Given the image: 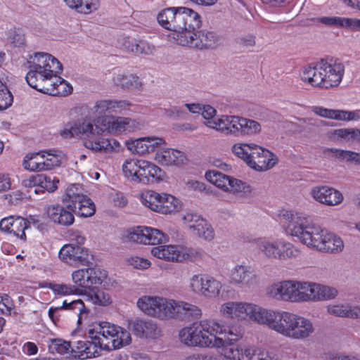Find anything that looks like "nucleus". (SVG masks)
Listing matches in <instances>:
<instances>
[{
	"label": "nucleus",
	"mask_w": 360,
	"mask_h": 360,
	"mask_svg": "<svg viewBox=\"0 0 360 360\" xmlns=\"http://www.w3.org/2000/svg\"><path fill=\"white\" fill-rule=\"evenodd\" d=\"M282 219L286 233L298 238L307 247L331 253L340 252L344 248L343 241L339 236L312 224L309 218L302 213L285 211Z\"/></svg>",
	"instance_id": "obj_1"
},
{
	"label": "nucleus",
	"mask_w": 360,
	"mask_h": 360,
	"mask_svg": "<svg viewBox=\"0 0 360 360\" xmlns=\"http://www.w3.org/2000/svg\"><path fill=\"white\" fill-rule=\"evenodd\" d=\"M64 205H52L47 208V214L54 223L62 226H70L75 221L74 213L81 217H89L96 212L92 200L83 193V188L79 184L68 186L63 196Z\"/></svg>",
	"instance_id": "obj_2"
},
{
	"label": "nucleus",
	"mask_w": 360,
	"mask_h": 360,
	"mask_svg": "<svg viewBox=\"0 0 360 360\" xmlns=\"http://www.w3.org/2000/svg\"><path fill=\"white\" fill-rule=\"evenodd\" d=\"M188 347L215 348L228 360H281L274 353L254 346L240 347L234 339H181Z\"/></svg>",
	"instance_id": "obj_3"
},
{
	"label": "nucleus",
	"mask_w": 360,
	"mask_h": 360,
	"mask_svg": "<svg viewBox=\"0 0 360 360\" xmlns=\"http://www.w3.org/2000/svg\"><path fill=\"white\" fill-rule=\"evenodd\" d=\"M345 65L338 59H321L304 67L300 72L302 82L314 87L329 89L342 82Z\"/></svg>",
	"instance_id": "obj_4"
},
{
	"label": "nucleus",
	"mask_w": 360,
	"mask_h": 360,
	"mask_svg": "<svg viewBox=\"0 0 360 360\" xmlns=\"http://www.w3.org/2000/svg\"><path fill=\"white\" fill-rule=\"evenodd\" d=\"M160 26L177 33L176 40L185 32L199 29L200 15L191 8L184 6L169 7L160 11L157 15Z\"/></svg>",
	"instance_id": "obj_5"
},
{
	"label": "nucleus",
	"mask_w": 360,
	"mask_h": 360,
	"mask_svg": "<svg viewBox=\"0 0 360 360\" xmlns=\"http://www.w3.org/2000/svg\"><path fill=\"white\" fill-rule=\"evenodd\" d=\"M243 328L238 324L225 325L214 319L195 321L179 331V338H217L218 335L243 338Z\"/></svg>",
	"instance_id": "obj_6"
},
{
	"label": "nucleus",
	"mask_w": 360,
	"mask_h": 360,
	"mask_svg": "<svg viewBox=\"0 0 360 360\" xmlns=\"http://www.w3.org/2000/svg\"><path fill=\"white\" fill-rule=\"evenodd\" d=\"M255 244L258 252L270 259L286 261L301 254L297 247L284 238H259L255 240Z\"/></svg>",
	"instance_id": "obj_7"
},
{
	"label": "nucleus",
	"mask_w": 360,
	"mask_h": 360,
	"mask_svg": "<svg viewBox=\"0 0 360 360\" xmlns=\"http://www.w3.org/2000/svg\"><path fill=\"white\" fill-rule=\"evenodd\" d=\"M296 314L287 311L264 308L262 307L257 323L287 338L293 333Z\"/></svg>",
	"instance_id": "obj_8"
},
{
	"label": "nucleus",
	"mask_w": 360,
	"mask_h": 360,
	"mask_svg": "<svg viewBox=\"0 0 360 360\" xmlns=\"http://www.w3.org/2000/svg\"><path fill=\"white\" fill-rule=\"evenodd\" d=\"M208 127L226 135L235 136L250 135L261 129L259 122L255 120L232 115H222L217 118V122H208Z\"/></svg>",
	"instance_id": "obj_9"
},
{
	"label": "nucleus",
	"mask_w": 360,
	"mask_h": 360,
	"mask_svg": "<svg viewBox=\"0 0 360 360\" xmlns=\"http://www.w3.org/2000/svg\"><path fill=\"white\" fill-rule=\"evenodd\" d=\"M140 199L144 206L165 214L176 212L181 207L179 200L167 193L147 191L141 195Z\"/></svg>",
	"instance_id": "obj_10"
},
{
	"label": "nucleus",
	"mask_w": 360,
	"mask_h": 360,
	"mask_svg": "<svg viewBox=\"0 0 360 360\" xmlns=\"http://www.w3.org/2000/svg\"><path fill=\"white\" fill-rule=\"evenodd\" d=\"M188 287L193 293L211 300L220 296L223 284L210 274H197L190 278Z\"/></svg>",
	"instance_id": "obj_11"
},
{
	"label": "nucleus",
	"mask_w": 360,
	"mask_h": 360,
	"mask_svg": "<svg viewBox=\"0 0 360 360\" xmlns=\"http://www.w3.org/2000/svg\"><path fill=\"white\" fill-rule=\"evenodd\" d=\"M30 71L26 75L27 82L36 83L37 75L45 73V72H61L63 70L62 64L60 61L51 54L39 52L31 56L29 60Z\"/></svg>",
	"instance_id": "obj_12"
},
{
	"label": "nucleus",
	"mask_w": 360,
	"mask_h": 360,
	"mask_svg": "<svg viewBox=\"0 0 360 360\" xmlns=\"http://www.w3.org/2000/svg\"><path fill=\"white\" fill-rule=\"evenodd\" d=\"M30 71L26 75L27 82L36 83L37 75L45 73V72H61L63 70L62 64L60 61L51 54L39 52L31 56L29 60Z\"/></svg>",
	"instance_id": "obj_13"
},
{
	"label": "nucleus",
	"mask_w": 360,
	"mask_h": 360,
	"mask_svg": "<svg viewBox=\"0 0 360 360\" xmlns=\"http://www.w3.org/2000/svg\"><path fill=\"white\" fill-rule=\"evenodd\" d=\"M261 308V306L250 302H228L221 306L220 312L227 318L241 319L248 318L257 323Z\"/></svg>",
	"instance_id": "obj_14"
},
{
	"label": "nucleus",
	"mask_w": 360,
	"mask_h": 360,
	"mask_svg": "<svg viewBox=\"0 0 360 360\" xmlns=\"http://www.w3.org/2000/svg\"><path fill=\"white\" fill-rule=\"evenodd\" d=\"M219 40V37L214 32L195 30L181 34L177 39V44L183 46L204 49L217 46Z\"/></svg>",
	"instance_id": "obj_15"
},
{
	"label": "nucleus",
	"mask_w": 360,
	"mask_h": 360,
	"mask_svg": "<svg viewBox=\"0 0 360 360\" xmlns=\"http://www.w3.org/2000/svg\"><path fill=\"white\" fill-rule=\"evenodd\" d=\"M228 276L231 285L240 288H253L259 283L257 270L250 265H235L229 270Z\"/></svg>",
	"instance_id": "obj_16"
},
{
	"label": "nucleus",
	"mask_w": 360,
	"mask_h": 360,
	"mask_svg": "<svg viewBox=\"0 0 360 360\" xmlns=\"http://www.w3.org/2000/svg\"><path fill=\"white\" fill-rule=\"evenodd\" d=\"M107 277L106 271L100 268L89 267L74 271L72 279L75 286L81 290L80 293L90 288L93 285L101 284Z\"/></svg>",
	"instance_id": "obj_17"
},
{
	"label": "nucleus",
	"mask_w": 360,
	"mask_h": 360,
	"mask_svg": "<svg viewBox=\"0 0 360 360\" xmlns=\"http://www.w3.org/2000/svg\"><path fill=\"white\" fill-rule=\"evenodd\" d=\"M127 237L132 242L144 245L160 244L166 240V236L162 231L141 226L129 230Z\"/></svg>",
	"instance_id": "obj_18"
},
{
	"label": "nucleus",
	"mask_w": 360,
	"mask_h": 360,
	"mask_svg": "<svg viewBox=\"0 0 360 360\" xmlns=\"http://www.w3.org/2000/svg\"><path fill=\"white\" fill-rule=\"evenodd\" d=\"M151 254L161 259L182 262L190 258L193 250L174 245H158L151 249Z\"/></svg>",
	"instance_id": "obj_19"
},
{
	"label": "nucleus",
	"mask_w": 360,
	"mask_h": 360,
	"mask_svg": "<svg viewBox=\"0 0 360 360\" xmlns=\"http://www.w3.org/2000/svg\"><path fill=\"white\" fill-rule=\"evenodd\" d=\"M268 294L277 300L297 302V281L289 280L276 283L269 288Z\"/></svg>",
	"instance_id": "obj_20"
},
{
	"label": "nucleus",
	"mask_w": 360,
	"mask_h": 360,
	"mask_svg": "<svg viewBox=\"0 0 360 360\" xmlns=\"http://www.w3.org/2000/svg\"><path fill=\"white\" fill-rule=\"evenodd\" d=\"M84 146L94 153H109L118 150L120 144L113 138H107L99 134L89 135L84 139Z\"/></svg>",
	"instance_id": "obj_21"
},
{
	"label": "nucleus",
	"mask_w": 360,
	"mask_h": 360,
	"mask_svg": "<svg viewBox=\"0 0 360 360\" xmlns=\"http://www.w3.org/2000/svg\"><path fill=\"white\" fill-rule=\"evenodd\" d=\"M89 338H131L129 333L124 328L107 321L92 324L88 329Z\"/></svg>",
	"instance_id": "obj_22"
},
{
	"label": "nucleus",
	"mask_w": 360,
	"mask_h": 360,
	"mask_svg": "<svg viewBox=\"0 0 360 360\" xmlns=\"http://www.w3.org/2000/svg\"><path fill=\"white\" fill-rule=\"evenodd\" d=\"M59 257L70 265H85L89 262L87 249L73 244L64 245L59 252Z\"/></svg>",
	"instance_id": "obj_23"
},
{
	"label": "nucleus",
	"mask_w": 360,
	"mask_h": 360,
	"mask_svg": "<svg viewBox=\"0 0 360 360\" xmlns=\"http://www.w3.org/2000/svg\"><path fill=\"white\" fill-rule=\"evenodd\" d=\"M311 195L317 202L328 206L338 205L343 200L342 194L339 191L327 186L314 187Z\"/></svg>",
	"instance_id": "obj_24"
},
{
	"label": "nucleus",
	"mask_w": 360,
	"mask_h": 360,
	"mask_svg": "<svg viewBox=\"0 0 360 360\" xmlns=\"http://www.w3.org/2000/svg\"><path fill=\"white\" fill-rule=\"evenodd\" d=\"M98 342H91V340H77L74 343L70 356L63 359V360H84L95 357L99 354V349L101 347L98 346Z\"/></svg>",
	"instance_id": "obj_25"
},
{
	"label": "nucleus",
	"mask_w": 360,
	"mask_h": 360,
	"mask_svg": "<svg viewBox=\"0 0 360 360\" xmlns=\"http://www.w3.org/2000/svg\"><path fill=\"white\" fill-rule=\"evenodd\" d=\"M101 124L103 131L111 134H121L124 131H130L134 129V121L128 117H102Z\"/></svg>",
	"instance_id": "obj_26"
},
{
	"label": "nucleus",
	"mask_w": 360,
	"mask_h": 360,
	"mask_svg": "<svg viewBox=\"0 0 360 360\" xmlns=\"http://www.w3.org/2000/svg\"><path fill=\"white\" fill-rule=\"evenodd\" d=\"M174 303L172 304L174 309H172L171 319H199L202 316V310L196 305L175 300Z\"/></svg>",
	"instance_id": "obj_27"
},
{
	"label": "nucleus",
	"mask_w": 360,
	"mask_h": 360,
	"mask_svg": "<svg viewBox=\"0 0 360 360\" xmlns=\"http://www.w3.org/2000/svg\"><path fill=\"white\" fill-rule=\"evenodd\" d=\"M313 112L320 117L340 121H357L360 119V110L348 111L316 106Z\"/></svg>",
	"instance_id": "obj_28"
},
{
	"label": "nucleus",
	"mask_w": 360,
	"mask_h": 360,
	"mask_svg": "<svg viewBox=\"0 0 360 360\" xmlns=\"http://www.w3.org/2000/svg\"><path fill=\"white\" fill-rule=\"evenodd\" d=\"M60 72H50L37 75L36 77V83L27 82L28 85L44 94L54 95V91L57 84L56 78L58 77V74Z\"/></svg>",
	"instance_id": "obj_29"
},
{
	"label": "nucleus",
	"mask_w": 360,
	"mask_h": 360,
	"mask_svg": "<svg viewBox=\"0 0 360 360\" xmlns=\"http://www.w3.org/2000/svg\"><path fill=\"white\" fill-rule=\"evenodd\" d=\"M139 183L144 184L157 183L162 180L165 172L154 163L142 160Z\"/></svg>",
	"instance_id": "obj_30"
},
{
	"label": "nucleus",
	"mask_w": 360,
	"mask_h": 360,
	"mask_svg": "<svg viewBox=\"0 0 360 360\" xmlns=\"http://www.w3.org/2000/svg\"><path fill=\"white\" fill-rule=\"evenodd\" d=\"M155 160L162 165H180L186 160L184 153L173 148L157 149Z\"/></svg>",
	"instance_id": "obj_31"
},
{
	"label": "nucleus",
	"mask_w": 360,
	"mask_h": 360,
	"mask_svg": "<svg viewBox=\"0 0 360 360\" xmlns=\"http://www.w3.org/2000/svg\"><path fill=\"white\" fill-rule=\"evenodd\" d=\"M129 328L140 338H155L159 333L157 324L151 320L136 319L129 322Z\"/></svg>",
	"instance_id": "obj_32"
},
{
	"label": "nucleus",
	"mask_w": 360,
	"mask_h": 360,
	"mask_svg": "<svg viewBox=\"0 0 360 360\" xmlns=\"http://www.w3.org/2000/svg\"><path fill=\"white\" fill-rule=\"evenodd\" d=\"M165 144L163 139L157 136H145L134 142V151L139 154L149 153Z\"/></svg>",
	"instance_id": "obj_33"
},
{
	"label": "nucleus",
	"mask_w": 360,
	"mask_h": 360,
	"mask_svg": "<svg viewBox=\"0 0 360 360\" xmlns=\"http://www.w3.org/2000/svg\"><path fill=\"white\" fill-rule=\"evenodd\" d=\"M330 139L349 144L360 143V129L357 128H342L330 131Z\"/></svg>",
	"instance_id": "obj_34"
},
{
	"label": "nucleus",
	"mask_w": 360,
	"mask_h": 360,
	"mask_svg": "<svg viewBox=\"0 0 360 360\" xmlns=\"http://www.w3.org/2000/svg\"><path fill=\"white\" fill-rule=\"evenodd\" d=\"M113 82L123 89L140 91L142 88L141 81L133 74L118 73L113 77Z\"/></svg>",
	"instance_id": "obj_35"
},
{
	"label": "nucleus",
	"mask_w": 360,
	"mask_h": 360,
	"mask_svg": "<svg viewBox=\"0 0 360 360\" xmlns=\"http://www.w3.org/2000/svg\"><path fill=\"white\" fill-rule=\"evenodd\" d=\"M157 301L158 303L155 304L153 317L161 320L171 319L172 309H174L172 304H175L174 300L157 296Z\"/></svg>",
	"instance_id": "obj_36"
},
{
	"label": "nucleus",
	"mask_w": 360,
	"mask_h": 360,
	"mask_svg": "<svg viewBox=\"0 0 360 360\" xmlns=\"http://www.w3.org/2000/svg\"><path fill=\"white\" fill-rule=\"evenodd\" d=\"M327 311L335 316L353 319L360 317V307H352L349 304H330L327 307Z\"/></svg>",
	"instance_id": "obj_37"
},
{
	"label": "nucleus",
	"mask_w": 360,
	"mask_h": 360,
	"mask_svg": "<svg viewBox=\"0 0 360 360\" xmlns=\"http://www.w3.org/2000/svg\"><path fill=\"white\" fill-rule=\"evenodd\" d=\"M61 309L77 310L79 314H81L84 311V304L81 300H75L70 302H68V300H65L61 307H50L48 314L54 323H56V322L59 321V311Z\"/></svg>",
	"instance_id": "obj_38"
},
{
	"label": "nucleus",
	"mask_w": 360,
	"mask_h": 360,
	"mask_svg": "<svg viewBox=\"0 0 360 360\" xmlns=\"http://www.w3.org/2000/svg\"><path fill=\"white\" fill-rule=\"evenodd\" d=\"M295 326L290 338H309L314 332L312 322L303 316L297 315Z\"/></svg>",
	"instance_id": "obj_39"
},
{
	"label": "nucleus",
	"mask_w": 360,
	"mask_h": 360,
	"mask_svg": "<svg viewBox=\"0 0 360 360\" xmlns=\"http://www.w3.org/2000/svg\"><path fill=\"white\" fill-rule=\"evenodd\" d=\"M65 4L77 13L89 14L97 10L99 6L98 0H63Z\"/></svg>",
	"instance_id": "obj_40"
},
{
	"label": "nucleus",
	"mask_w": 360,
	"mask_h": 360,
	"mask_svg": "<svg viewBox=\"0 0 360 360\" xmlns=\"http://www.w3.org/2000/svg\"><path fill=\"white\" fill-rule=\"evenodd\" d=\"M316 283L297 281V302L315 301Z\"/></svg>",
	"instance_id": "obj_41"
},
{
	"label": "nucleus",
	"mask_w": 360,
	"mask_h": 360,
	"mask_svg": "<svg viewBox=\"0 0 360 360\" xmlns=\"http://www.w3.org/2000/svg\"><path fill=\"white\" fill-rule=\"evenodd\" d=\"M276 162L275 155L266 149L257 160L250 163V167L257 171H265L273 167Z\"/></svg>",
	"instance_id": "obj_42"
},
{
	"label": "nucleus",
	"mask_w": 360,
	"mask_h": 360,
	"mask_svg": "<svg viewBox=\"0 0 360 360\" xmlns=\"http://www.w3.org/2000/svg\"><path fill=\"white\" fill-rule=\"evenodd\" d=\"M56 150H46V156L43 162H30L28 167L34 169L50 170L54 167L59 166L60 161L58 155H56Z\"/></svg>",
	"instance_id": "obj_43"
},
{
	"label": "nucleus",
	"mask_w": 360,
	"mask_h": 360,
	"mask_svg": "<svg viewBox=\"0 0 360 360\" xmlns=\"http://www.w3.org/2000/svg\"><path fill=\"white\" fill-rule=\"evenodd\" d=\"M205 179L215 186L226 191L230 186L231 176L217 170H209L205 173Z\"/></svg>",
	"instance_id": "obj_44"
},
{
	"label": "nucleus",
	"mask_w": 360,
	"mask_h": 360,
	"mask_svg": "<svg viewBox=\"0 0 360 360\" xmlns=\"http://www.w3.org/2000/svg\"><path fill=\"white\" fill-rule=\"evenodd\" d=\"M142 160L127 159L122 165V171L124 176L132 181L139 183V174Z\"/></svg>",
	"instance_id": "obj_45"
},
{
	"label": "nucleus",
	"mask_w": 360,
	"mask_h": 360,
	"mask_svg": "<svg viewBox=\"0 0 360 360\" xmlns=\"http://www.w3.org/2000/svg\"><path fill=\"white\" fill-rule=\"evenodd\" d=\"M29 185L34 186H40L42 188L48 192H53L57 188V183L58 181H55L51 176L46 175H37L30 177L27 179Z\"/></svg>",
	"instance_id": "obj_46"
},
{
	"label": "nucleus",
	"mask_w": 360,
	"mask_h": 360,
	"mask_svg": "<svg viewBox=\"0 0 360 360\" xmlns=\"http://www.w3.org/2000/svg\"><path fill=\"white\" fill-rule=\"evenodd\" d=\"M131 339H91V342H98V346H101L99 352L102 349L110 350L117 349L124 345H129Z\"/></svg>",
	"instance_id": "obj_47"
},
{
	"label": "nucleus",
	"mask_w": 360,
	"mask_h": 360,
	"mask_svg": "<svg viewBox=\"0 0 360 360\" xmlns=\"http://www.w3.org/2000/svg\"><path fill=\"white\" fill-rule=\"evenodd\" d=\"M157 302V295H143L138 299L136 305L144 314L153 317Z\"/></svg>",
	"instance_id": "obj_48"
},
{
	"label": "nucleus",
	"mask_w": 360,
	"mask_h": 360,
	"mask_svg": "<svg viewBox=\"0 0 360 360\" xmlns=\"http://www.w3.org/2000/svg\"><path fill=\"white\" fill-rule=\"evenodd\" d=\"M29 226L30 222L26 219L19 216H14L10 233L25 240L26 239L25 231L29 228Z\"/></svg>",
	"instance_id": "obj_49"
},
{
	"label": "nucleus",
	"mask_w": 360,
	"mask_h": 360,
	"mask_svg": "<svg viewBox=\"0 0 360 360\" xmlns=\"http://www.w3.org/2000/svg\"><path fill=\"white\" fill-rule=\"evenodd\" d=\"M73 347L74 345L65 339H50L49 345V350L51 352H57L60 354H68L71 355Z\"/></svg>",
	"instance_id": "obj_50"
},
{
	"label": "nucleus",
	"mask_w": 360,
	"mask_h": 360,
	"mask_svg": "<svg viewBox=\"0 0 360 360\" xmlns=\"http://www.w3.org/2000/svg\"><path fill=\"white\" fill-rule=\"evenodd\" d=\"M193 231L200 238L207 241L213 240L215 236L212 225L205 219L200 221Z\"/></svg>",
	"instance_id": "obj_51"
},
{
	"label": "nucleus",
	"mask_w": 360,
	"mask_h": 360,
	"mask_svg": "<svg viewBox=\"0 0 360 360\" xmlns=\"http://www.w3.org/2000/svg\"><path fill=\"white\" fill-rule=\"evenodd\" d=\"M48 288L51 290L55 295L60 296L80 294L81 292L77 287L73 285L50 283Z\"/></svg>",
	"instance_id": "obj_52"
},
{
	"label": "nucleus",
	"mask_w": 360,
	"mask_h": 360,
	"mask_svg": "<svg viewBox=\"0 0 360 360\" xmlns=\"http://www.w3.org/2000/svg\"><path fill=\"white\" fill-rule=\"evenodd\" d=\"M315 301L328 300L335 298L338 290L332 287L316 283Z\"/></svg>",
	"instance_id": "obj_53"
},
{
	"label": "nucleus",
	"mask_w": 360,
	"mask_h": 360,
	"mask_svg": "<svg viewBox=\"0 0 360 360\" xmlns=\"http://www.w3.org/2000/svg\"><path fill=\"white\" fill-rule=\"evenodd\" d=\"M333 156L341 160L355 162L360 164V154L350 150L331 149Z\"/></svg>",
	"instance_id": "obj_54"
},
{
	"label": "nucleus",
	"mask_w": 360,
	"mask_h": 360,
	"mask_svg": "<svg viewBox=\"0 0 360 360\" xmlns=\"http://www.w3.org/2000/svg\"><path fill=\"white\" fill-rule=\"evenodd\" d=\"M7 40L15 47L22 46L25 43V34L19 28H11L8 30Z\"/></svg>",
	"instance_id": "obj_55"
},
{
	"label": "nucleus",
	"mask_w": 360,
	"mask_h": 360,
	"mask_svg": "<svg viewBox=\"0 0 360 360\" xmlns=\"http://www.w3.org/2000/svg\"><path fill=\"white\" fill-rule=\"evenodd\" d=\"M226 191L232 193L248 194L251 193V188L241 180L232 177L230 186H228Z\"/></svg>",
	"instance_id": "obj_56"
},
{
	"label": "nucleus",
	"mask_w": 360,
	"mask_h": 360,
	"mask_svg": "<svg viewBox=\"0 0 360 360\" xmlns=\"http://www.w3.org/2000/svg\"><path fill=\"white\" fill-rule=\"evenodd\" d=\"M13 101V97L7 86L0 81V110L9 108Z\"/></svg>",
	"instance_id": "obj_57"
},
{
	"label": "nucleus",
	"mask_w": 360,
	"mask_h": 360,
	"mask_svg": "<svg viewBox=\"0 0 360 360\" xmlns=\"http://www.w3.org/2000/svg\"><path fill=\"white\" fill-rule=\"evenodd\" d=\"M60 135L63 139H71L79 135L76 120L70 121L63 125L60 130Z\"/></svg>",
	"instance_id": "obj_58"
},
{
	"label": "nucleus",
	"mask_w": 360,
	"mask_h": 360,
	"mask_svg": "<svg viewBox=\"0 0 360 360\" xmlns=\"http://www.w3.org/2000/svg\"><path fill=\"white\" fill-rule=\"evenodd\" d=\"M252 144L236 143L232 146V152L239 158L243 159L248 164V155L251 151Z\"/></svg>",
	"instance_id": "obj_59"
},
{
	"label": "nucleus",
	"mask_w": 360,
	"mask_h": 360,
	"mask_svg": "<svg viewBox=\"0 0 360 360\" xmlns=\"http://www.w3.org/2000/svg\"><path fill=\"white\" fill-rule=\"evenodd\" d=\"M46 156V150H42L38 153H31L28 154L25 157V159L23 160L22 165L25 169L30 171H42L43 169H32V167H28V165L30 164V162H43L44 157Z\"/></svg>",
	"instance_id": "obj_60"
},
{
	"label": "nucleus",
	"mask_w": 360,
	"mask_h": 360,
	"mask_svg": "<svg viewBox=\"0 0 360 360\" xmlns=\"http://www.w3.org/2000/svg\"><path fill=\"white\" fill-rule=\"evenodd\" d=\"M57 79V84L54 91L53 96H67L70 94L72 91V86L68 84L64 79L58 76Z\"/></svg>",
	"instance_id": "obj_61"
},
{
	"label": "nucleus",
	"mask_w": 360,
	"mask_h": 360,
	"mask_svg": "<svg viewBox=\"0 0 360 360\" xmlns=\"http://www.w3.org/2000/svg\"><path fill=\"white\" fill-rule=\"evenodd\" d=\"M129 106V103L127 101L109 99L108 113H120Z\"/></svg>",
	"instance_id": "obj_62"
},
{
	"label": "nucleus",
	"mask_w": 360,
	"mask_h": 360,
	"mask_svg": "<svg viewBox=\"0 0 360 360\" xmlns=\"http://www.w3.org/2000/svg\"><path fill=\"white\" fill-rule=\"evenodd\" d=\"M203 219L204 218L201 216L193 212H188L183 217L184 222L193 231L197 227V225L200 224V221Z\"/></svg>",
	"instance_id": "obj_63"
},
{
	"label": "nucleus",
	"mask_w": 360,
	"mask_h": 360,
	"mask_svg": "<svg viewBox=\"0 0 360 360\" xmlns=\"http://www.w3.org/2000/svg\"><path fill=\"white\" fill-rule=\"evenodd\" d=\"M360 32V19L341 17L340 27Z\"/></svg>",
	"instance_id": "obj_64"
}]
</instances>
